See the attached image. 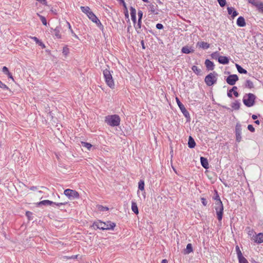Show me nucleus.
<instances>
[{"mask_svg":"<svg viewBox=\"0 0 263 263\" xmlns=\"http://www.w3.org/2000/svg\"><path fill=\"white\" fill-rule=\"evenodd\" d=\"M103 73L107 85L110 88H114L115 84L110 70L108 68H105L103 70Z\"/></svg>","mask_w":263,"mask_h":263,"instance_id":"obj_4","label":"nucleus"},{"mask_svg":"<svg viewBox=\"0 0 263 263\" xmlns=\"http://www.w3.org/2000/svg\"><path fill=\"white\" fill-rule=\"evenodd\" d=\"M240 103L238 100H235L232 103L231 106L235 110H238L240 108Z\"/></svg>","mask_w":263,"mask_h":263,"instance_id":"obj_32","label":"nucleus"},{"mask_svg":"<svg viewBox=\"0 0 263 263\" xmlns=\"http://www.w3.org/2000/svg\"><path fill=\"white\" fill-rule=\"evenodd\" d=\"M95 23L97 24V25L99 27V28L100 29H101L102 30V31L103 32L104 27H103V25L101 24L100 20L99 19H98L97 23Z\"/></svg>","mask_w":263,"mask_h":263,"instance_id":"obj_42","label":"nucleus"},{"mask_svg":"<svg viewBox=\"0 0 263 263\" xmlns=\"http://www.w3.org/2000/svg\"><path fill=\"white\" fill-rule=\"evenodd\" d=\"M181 52L183 53L189 54L190 53L193 52L194 50H191L188 46H185L182 48Z\"/></svg>","mask_w":263,"mask_h":263,"instance_id":"obj_28","label":"nucleus"},{"mask_svg":"<svg viewBox=\"0 0 263 263\" xmlns=\"http://www.w3.org/2000/svg\"><path fill=\"white\" fill-rule=\"evenodd\" d=\"M246 230H248V235L250 237V238L252 240L253 236H255V235H256V233L253 229H251L249 227H247Z\"/></svg>","mask_w":263,"mask_h":263,"instance_id":"obj_33","label":"nucleus"},{"mask_svg":"<svg viewBox=\"0 0 263 263\" xmlns=\"http://www.w3.org/2000/svg\"><path fill=\"white\" fill-rule=\"evenodd\" d=\"M197 45L199 46V47L204 49H206L210 47V44L204 42H198Z\"/></svg>","mask_w":263,"mask_h":263,"instance_id":"obj_23","label":"nucleus"},{"mask_svg":"<svg viewBox=\"0 0 263 263\" xmlns=\"http://www.w3.org/2000/svg\"><path fill=\"white\" fill-rule=\"evenodd\" d=\"M205 65L209 70H213L214 69L215 65L214 63L209 59L205 60Z\"/></svg>","mask_w":263,"mask_h":263,"instance_id":"obj_14","label":"nucleus"},{"mask_svg":"<svg viewBox=\"0 0 263 263\" xmlns=\"http://www.w3.org/2000/svg\"><path fill=\"white\" fill-rule=\"evenodd\" d=\"M33 214L32 212L30 211H27L26 212V216L28 217L29 220H32L33 219Z\"/></svg>","mask_w":263,"mask_h":263,"instance_id":"obj_45","label":"nucleus"},{"mask_svg":"<svg viewBox=\"0 0 263 263\" xmlns=\"http://www.w3.org/2000/svg\"><path fill=\"white\" fill-rule=\"evenodd\" d=\"M248 2L253 6H255L257 8L259 5V3H260L261 2L257 1L256 0H248Z\"/></svg>","mask_w":263,"mask_h":263,"instance_id":"obj_39","label":"nucleus"},{"mask_svg":"<svg viewBox=\"0 0 263 263\" xmlns=\"http://www.w3.org/2000/svg\"><path fill=\"white\" fill-rule=\"evenodd\" d=\"M98 209L101 211H107L109 209L107 206H104L100 205L99 206Z\"/></svg>","mask_w":263,"mask_h":263,"instance_id":"obj_46","label":"nucleus"},{"mask_svg":"<svg viewBox=\"0 0 263 263\" xmlns=\"http://www.w3.org/2000/svg\"><path fill=\"white\" fill-rule=\"evenodd\" d=\"M64 195L70 199H77L79 198V194L75 190L66 189L64 192Z\"/></svg>","mask_w":263,"mask_h":263,"instance_id":"obj_9","label":"nucleus"},{"mask_svg":"<svg viewBox=\"0 0 263 263\" xmlns=\"http://www.w3.org/2000/svg\"><path fill=\"white\" fill-rule=\"evenodd\" d=\"M256 98L253 93H247L244 96L242 102L247 107H250L255 104Z\"/></svg>","mask_w":263,"mask_h":263,"instance_id":"obj_3","label":"nucleus"},{"mask_svg":"<svg viewBox=\"0 0 263 263\" xmlns=\"http://www.w3.org/2000/svg\"><path fill=\"white\" fill-rule=\"evenodd\" d=\"M0 88H2L3 90H8L9 92H11L10 89L4 83H3L0 80Z\"/></svg>","mask_w":263,"mask_h":263,"instance_id":"obj_38","label":"nucleus"},{"mask_svg":"<svg viewBox=\"0 0 263 263\" xmlns=\"http://www.w3.org/2000/svg\"><path fill=\"white\" fill-rule=\"evenodd\" d=\"M124 13L125 18H127L129 21V14H128V10H125V11H124Z\"/></svg>","mask_w":263,"mask_h":263,"instance_id":"obj_59","label":"nucleus"},{"mask_svg":"<svg viewBox=\"0 0 263 263\" xmlns=\"http://www.w3.org/2000/svg\"><path fill=\"white\" fill-rule=\"evenodd\" d=\"M241 125L239 123H237L235 126V136L237 142H240L241 140Z\"/></svg>","mask_w":263,"mask_h":263,"instance_id":"obj_10","label":"nucleus"},{"mask_svg":"<svg viewBox=\"0 0 263 263\" xmlns=\"http://www.w3.org/2000/svg\"><path fill=\"white\" fill-rule=\"evenodd\" d=\"M138 20H141L143 16V12L141 10H139L138 12Z\"/></svg>","mask_w":263,"mask_h":263,"instance_id":"obj_51","label":"nucleus"},{"mask_svg":"<svg viewBox=\"0 0 263 263\" xmlns=\"http://www.w3.org/2000/svg\"><path fill=\"white\" fill-rule=\"evenodd\" d=\"M131 19L134 24L136 23V10L133 7H130Z\"/></svg>","mask_w":263,"mask_h":263,"instance_id":"obj_17","label":"nucleus"},{"mask_svg":"<svg viewBox=\"0 0 263 263\" xmlns=\"http://www.w3.org/2000/svg\"><path fill=\"white\" fill-rule=\"evenodd\" d=\"M2 71L6 75L9 72L8 68L6 66H4L2 68Z\"/></svg>","mask_w":263,"mask_h":263,"instance_id":"obj_54","label":"nucleus"},{"mask_svg":"<svg viewBox=\"0 0 263 263\" xmlns=\"http://www.w3.org/2000/svg\"><path fill=\"white\" fill-rule=\"evenodd\" d=\"M36 1L39 2L40 3L42 4V5H44L47 6H48L46 0H36Z\"/></svg>","mask_w":263,"mask_h":263,"instance_id":"obj_53","label":"nucleus"},{"mask_svg":"<svg viewBox=\"0 0 263 263\" xmlns=\"http://www.w3.org/2000/svg\"><path fill=\"white\" fill-rule=\"evenodd\" d=\"M132 210L135 214H138L139 213V210L137 206V204L136 202L133 200H132Z\"/></svg>","mask_w":263,"mask_h":263,"instance_id":"obj_21","label":"nucleus"},{"mask_svg":"<svg viewBox=\"0 0 263 263\" xmlns=\"http://www.w3.org/2000/svg\"><path fill=\"white\" fill-rule=\"evenodd\" d=\"M141 24H142V21L141 20H138V23L136 25L135 24H134V26L135 28V29L138 33H140L139 29H140L141 28Z\"/></svg>","mask_w":263,"mask_h":263,"instance_id":"obj_37","label":"nucleus"},{"mask_svg":"<svg viewBox=\"0 0 263 263\" xmlns=\"http://www.w3.org/2000/svg\"><path fill=\"white\" fill-rule=\"evenodd\" d=\"M217 2L221 7H224L227 4L226 0H217Z\"/></svg>","mask_w":263,"mask_h":263,"instance_id":"obj_43","label":"nucleus"},{"mask_svg":"<svg viewBox=\"0 0 263 263\" xmlns=\"http://www.w3.org/2000/svg\"><path fill=\"white\" fill-rule=\"evenodd\" d=\"M81 10L83 13H85L87 16L91 12L90 9L88 6H81Z\"/></svg>","mask_w":263,"mask_h":263,"instance_id":"obj_29","label":"nucleus"},{"mask_svg":"<svg viewBox=\"0 0 263 263\" xmlns=\"http://www.w3.org/2000/svg\"><path fill=\"white\" fill-rule=\"evenodd\" d=\"M6 75L8 76V77L9 78L11 79H12L13 80V76H12V74L10 72L7 73Z\"/></svg>","mask_w":263,"mask_h":263,"instance_id":"obj_61","label":"nucleus"},{"mask_svg":"<svg viewBox=\"0 0 263 263\" xmlns=\"http://www.w3.org/2000/svg\"><path fill=\"white\" fill-rule=\"evenodd\" d=\"M196 146V142L192 136H189L188 140V146L190 148H193Z\"/></svg>","mask_w":263,"mask_h":263,"instance_id":"obj_18","label":"nucleus"},{"mask_svg":"<svg viewBox=\"0 0 263 263\" xmlns=\"http://www.w3.org/2000/svg\"><path fill=\"white\" fill-rule=\"evenodd\" d=\"M235 249H236V253H237V255L238 259L240 258L243 257V255H242V254L241 253V251H240L238 246H236Z\"/></svg>","mask_w":263,"mask_h":263,"instance_id":"obj_35","label":"nucleus"},{"mask_svg":"<svg viewBox=\"0 0 263 263\" xmlns=\"http://www.w3.org/2000/svg\"><path fill=\"white\" fill-rule=\"evenodd\" d=\"M232 92H233L232 91V90H231V89L228 90V92H227L228 97L230 98H233Z\"/></svg>","mask_w":263,"mask_h":263,"instance_id":"obj_58","label":"nucleus"},{"mask_svg":"<svg viewBox=\"0 0 263 263\" xmlns=\"http://www.w3.org/2000/svg\"><path fill=\"white\" fill-rule=\"evenodd\" d=\"M238 79V77L236 74H230L227 78L226 82L230 85H234Z\"/></svg>","mask_w":263,"mask_h":263,"instance_id":"obj_11","label":"nucleus"},{"mask_svg":"<svg viewBox=\"0 0 263 263\" xmlns=\"http://www.w3.org/2000/svg\"><path fill=\"white\" fill-rule=\"evenodd\" d=\"M50 11L53 13L54 14H57V10L55 9H53L52 8L51 9Z\"/></svg>","mask_w":263,"mask_h":263,"instance_id":"obj_64","label":"nucleus"},{"mask_svg":"<svg viewBox=\"0 0 263 263\" xmlns=\"http://www.w3.org/2000/svg\"><path fill=\"white\" fill-rule=\"evenodd\" d=\"M87 16L92 22L97 23V20L98 18L92 11L89 13Z\"/></svg>","mask_w":263,"mask_h":263,"instance_id":"obj_22","label":"nucleus"},{"mask_svg":"<svg viewBox=\"0 0 263 263\" xmlns=\"http://www.w3.org/2000/svg\"><path fill=\"white\" fill-rule=\"evenodd\" d=\"M148 7H149V10L151 12H152L155 14H158V13L157 12H156V10L157 9V8L158 7L157 5L151 4L148 5Z\"/></svg>","mask_w":263,"mask_h":263,"instance_id":"obj_24","label":"nucleus"},{"mask_svg":"<svg viewBox=\"0 0 263 263\" xmlns=\"http://www.w3.org/2000/svg\"><path fill=\"white\" fill-rule=\"evenodd\" d=\"M218 61L221 64H228L229 63V58L226 56H220L218 58Z\"/></svg>","mask_w":263,"mask_h":263,"instance_id":"obj_15","label":"nucleus"},{"mask_svg":"<svg viewBox=\"0 0 263 263\" xmlns=\"http://www.w3.org/2000/svg\"><path fill=\"white\" fill-rule=\"evenodd\" d=\"M246 88L252 89L254 87L253 83L250 80H247L245 85Z\"/></svg>","mask_w":263,"mask_h":263,"instance_id":"obj_30","label":"nucleus"},{"mask_svg":"<svg viewBox=\"0 0 263 263\" xmlns=\"http://www.w3.org/2000/svg\"><path fill=\"white\" fill-rule=\"evenodd\" d=\"M259 5L257 7L258 10L260 11L263 13V3L260 2L259 4Z\"/></svg>","mask_w":263,"mask_h":263,"instance_id":"obj_52","label":"nucleus"},{"mask_svg":"<svg viewBox=\"0 0 263 263\" xmlns=\"http://www.w3.org/2000/svg\"><path fill=\"white\" fill-rule=\"evenodd\" d=\"M192 70L193 71V72L196 73L198 76L201 75V70L196 66H193L192 67Z\"/></svg>","mask_w":263,"mask_h":263,"instance_id":"obj_31","label":"nucleus"},{"mask_svg":"<svg viewBox=\"0 0 263 263\" xmlns=\"http://www.w3.org/2000/svg\"><path fill=\"white\" fill-rule=\"evenodd\" d=\"M30 38L34 40L37 44L42 47V49H44L46 47L45 44L37 37L35 36H31Z\"/></svg>","mask_w":263,"mask_h":263,"instance_id":"obj_19","label":"nucleus"},{"mask_svg":"<svg viewBox=\"0 0 263 263\" xmlns=\"http://www.w3.org/2000/svg\"><path fill=\"white\" fill-rule=\"evenodd\" d=\"M232 92L237 91V87L236 86H233L231 89H230Z\"/></svg>","mask_w":263,"mask_h":263,"instance_id":"obj_63","label":"nucleus"},{"mask_svg":"<svg viewBox=\"0 0 263 263\" xmlns=\"http://www.w3.org/2000/svg\"><path fill=\"white\" fill-rule=\"evenodd\" d=\"M140 43H141L142 49H145L146 48V47H145V44H144V41L143 40H141Z\"/></svg>","mask_w":263,"mask_h":263,"instance_id":"obj_60","label":"nucleus"},{"mask_svg":"<svg viewBox=\"0 0 263 263\" xmlns=\"http://www.w3.org/2000/svg\"><path fill=\"white\" fill-rule=\"evenodd\" d=\"M67 24L68 26V28L70 30L72 35L74 37H76V39H79V37L78 36V35L73 32V30L71 28V27L70 26V24L69 22H67Z\"/></svg>","mask_w":263,"mask_h":263,"instance_id":"obj_40","label":"nucleus"},{"mask_svg":"<svg viewBox=\"0 0 263 263\" xmlns=\"http://www.w3.org/2000/svg\"><path fill=\"white\" fill-rule=\"evenodd\" d=\"M69 53V49L68 47H63V53L66 55H67V54Z\"/></svg>","mask_w":263,"mask_h":263,"instance_id":"obj_49","label":"nucleus"},{"mask_svg":"<svg viewBox=\"0 0 263 263\" xmlns=\"http://www.w3.org/2000/svg\"><path fill=\"white\" fill-rule=\"evenodd\" d=\"M116 224L114 222L111 221L104 222L101 220L95 221L92 226L95 230L99 229L102 230H113Z\"/></svg>","mask_w":263,"mask_h":263,"instance_id":"obj_1","label":"nucleus"},{"mask_svg":"<svg viewBox=\"0 0 263 263\" xmlns=\"http://www.w3.org/2000/svg\"><path fill=\"white\" fill-rule=\"evenodd\" d=\"M193 251L192 245L191 243H188L186 246V249L183 251L184 254H189L192 252Z\"/></svg>","mask_w":263,"mask_h":263,"instance_id":"obj_20","label":"nucleus"},{"mask_svg":"<svg viewBox=\"0 0 263 263\" xmlns=\"http://www.w3.org/2000/svg\"><path fill=\"white\" fill-rule=\"evenodd\" d=\"M252 240L258 244L263 242V233H259L255 236H253Z\"/></svg>","mask_w":263,"mask_h":263,"instance_id":"obj_12","label":"nucleus"},{"mask_svg":"<svg viewBox=\"0 0 263 263\" xmlns=\"http://www.w3.org/2000/svg\"><path fill=\"white\" fill-rule=\"evenodd\" d=\"M200 159L202 166L205 169L209 168V164L207 158L201 156L200 157Z\"/></svg>","mask_w":263,"mask_h":263,"instance_id":"obj_13","label":"nucleus"},{"mask_svg":"<svg viewBox=\"0 0 263 263\" xmlns=\"http://www.w3.org/2000/svg\"><path fill=\"white\" fill-rule=\"evenodd\" d=\"M53 34L58 39H61V35L60 34V29L59 27H57L53 29Z\"/></svg>","mask_w":263,"mask_h":263,"instance_id":"obj_27","label":"nucleus"},{"mask_svg":"<svg viewBox=\"0 0 263 263\" xmlns=\"http://www.w3.org/2000/svg\"><path fill=\"white\" fill-rule=\"evenodd\" d=\"M215 209L216 212L217 219L219 221H221L223 213V205L222 202H219L218 203H215Z\"/></svg>","mask_w":263,"mask_h":263,"instance_id":"obj_6","label":"nucleus"},{"mask_svg":"<svg viewBox=\"0 0 263 263\" xmlns=\"http://www.w3.org/2000/svg\"><path fill=\"white\" fill-rule=\"evenodd\" d=\"M217 73L215 72H213V73H210L205 76L204 82L206 85L211 86L215 84L217 82Z\"/></svg>","mask_w":263,"mask_h":263,"instance_id":"obj_5","label":"nucleus"},{"mask_svg":"<svg viewBox=\"0 0 263 263\" xmlns=\"http://www.w3.org/2000/svg\"><path fill=\"white\" fill-rule=\"evenodd\" d=\"M219 53L216 51L211 54V57L213 59L218 60V57H220Z\"/></svg>","mask_w":263,"mask_h":263,"instance_id":"obj_44","label":"nucleus"},{"mask_svg":"<svg viewBox=\"0 0 263 263\" xmlns=\"http://www.w3.org/2000/svg\"><path fill=\"white\" fill-rule=\"evenodd\" d=\"M39 15V16L40 17V18L42 22V23H43V24L45 26H46L47 25V20L45 18V17H44V16H42L41 15H40V14H37Z\"/></svg>","mask_w":263,"mask_h":263,"instance_id":"obj_41","label":"nucleus"},{"mask_svg":"<svg viewBox=\"0 0 263 263\" xmlns=\"http://www.w3.org/2000/svg\"><path fill=\"white\" fill-rule=\"evenodd\" d=\"M145 183L143 180H140L138 182V189L142 191L144 190Z\"/></svg>","mask_w":263,"mask_h":263,"instance_id":"obj_34","label":"nucleus"},{"mask_svg":"<svg viewBox=\"0 0 263 263\" xmlns=\"http://www.w3.org/2000/svg\"><path fill=\"white\" fill-rule=\"evenodd\" d=\"M236 67L237 69V71L239 73L241 74H247V71L243 68L240 65H238V64H236Z\"/></svg>","mask_w":263,"mask_h":263,"instance_id":"obj_25","label":"nucleus"},{"mask_svg":"<svg viewBox=\"0 0 263 263\" xmlns=\"http://www.w3.org/2000/svg\"><path fill=\"white\" fill-rule=\"evenodd\" d=\"M233 92V94H234V96L235 97H239V93L237 91H234Z\"/></svg>","mask_w":263,"mask_h":263,"instance_id":"obj_62","label":"nucleus"},{"mask_svg":"<svg viewBox=\"0 0 263 263\" xmlns=\"http://www.w3.org/2000/svg\"><path fill=\"white\" fill-rule=\"evenodd\" d=\"M238 262L239 263H249L248 261L245 257H243L242 258L238 259Z\"/></svg>","mask_w":263,"mask_h":263,"instance_id":"obj_47","label":"nucleus"},{"mask_svg":"<svg viewBox=\"0 0 263 263\" xmlns=\"http://www.w3.org/2000/svg\"><path fill=\"white\" fill-rule=\"evenodd\" d=\"M104 122L109 126H118L120 124L121 118L116 114L107 115L105 117Z\"/></svg>","mask_w":263,"mask_h":263,"instance_id":"obj_2","label":"nucleus"},{"mask_svg":"<svg viewBox=\"0 0 263 263\" xmlns=\"http://www.w3.org/2000/svg\"><path fill=\"white\" fill-rule=\"evenodd\" d=\"M238 15V13L237 12V11L234 10V11H233L231 16L233 18H234L235 17L237 16Z\"/></svg>","mask_w":263,"mask_h":263,"instance_id":"obj_57","label":"nucleus"},{"mask_svg":"<svg viewBox=\"0 0 263 263\" xmlns=\"http://www.w3.org/2000/svg\"><path fill=\"white\" fill-rule=\"evenodd\" d=\"M248 129L250 130L251 132H255V128L253 127V126L251 124H249L248 126Z\"/></svg>","mask_w":263,"mask_h":263,"instance_id":"obj_50","label":"nucleus"},{"mask_svg":"<svg viewBox=\"0 0 263 263\" xmlns=\"http://www.w3.org/2000/svg\"><path fill=\"white\" fill-rule=\"evenodd\" d=\"M201 202L203 205L206 206L207 205L208 202L205 198H204L203 197L201 198Z\"/></svg>","mask_w":263,"mask_h":263,"instance_id":"obj_56","label":"nucleus"},{"mask_svg":"<svg viewBox=\"0 0 263 263\" xmlns=\"http://www.w3.org/2000/svg\"><path fill=\"white\" fill-rule=\"evenodd\" d=\"M176 100L178 106H179L180 109L181 110L182 113L184 115V116L186 119V121L189 122L191 120L190 115L189 111L186 109L184 105L180 101L179 99L178 98H176Z\"/></svg>","mask_w":263,"mask_h":263,"instance_id":"obj_7","label":"nucleus"},{"mask_svg":"<svg viewBox=\"0 0 263 263\" xmlns=\"http://www.w3.org/2000/svg\"><path fill=\"white\" fill-rule=\"evenodd\" d=\"M227 10H228V14H230V15H232V14L233 13V11H234L235 9L233 7H228L227 8Z\"/></svg>","mask_w":263,"mask_h":263,"instance_id":"obj_48","label":"nucleus"},{"mask_svg":"<svg viewBox=\"0 0 263 263\" xmlns=\"http://www.w3.org/2000/svg\"><path fill=\"white\" fill-rule=\"evenodd\" d=\"M81 146L86 147L88 150H90L92 147V145L90 143L83 141L81 142Z\"/></svg>","mask_w":263,"mask_h":263,"instance_id":"obj_36","label":"nucleus"},{"mask_svg":"<svg viewBox=\"0 0 263 263\" xmlns=\"http://www.w3.org/2000/svg\"><path fill=\"white\" fill-rule=\"evenodd\" d=\"M236 24L239 27H245L246 25V21L243 17L240 16L238 17Z\"/></svg>","mask_w":263,"mask_h":263,"instance_id":"obj_16","label":"nucleus"},{"mask_svg":"<svg viewBox=\"0 0 263 263\" xmlns=\"http://www.w3.org/2000/svg\"><path fill=\"white\" fill-rule=\"evenodd\" d=\"M213 199L216 200L215 203H218L219 202H222L221 200H220V197L218 195V191L216 190H214V194L213 197Z\"/></svg>","mask_w":263,"mask_h":263,"instance_id":"obj_26","label":"nucleus"},{"mask_svg":"<svg viewBox=\"0 0 263 263\" xmlns=\"http://www.w3.org/2000/svg\"><path fill=\"white\" fill-rule=\"evenodd\" d=\"M156 27L157 29L161 30L163 29V25L162 24L158 23L156 24Z\"/></svg>","mask_w":263,"mask_h":263,"instance_id":"obj_55","label":"nucleus"},{"mask_svg":"<svg viewBox=\"0 0 263 263\" xmlns=\"http://www.w3.org/2000/svg\"><path fill=\"white\" fill-rule=\"evenodd\" d=\"M68 203V202H53L52 201L49 200H44L40 201L37 203V206H40L41 205H55L59 207H60L61 205H66Z\"/></svg>","mask_w":263,"mask_h":263,"instance_id":"obj_8","label":"nucleus"}]
</instances>
